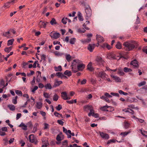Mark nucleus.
Here are the masks:
<instances>
[{
	"mask_svg": "<svg viewBox=\"0 0 147 147\" xmlns=\"http://www.w3.org/2000/svg\"><path fill=\"white\" fill-rule=\"evenodd\" d=\"M123 45L125 47V50L128 51L132 50L135 47H137L138 46L137 43L134 41L132 43L125 42L123 43Z\"/></svg>",
	"mask_w": 147,
	"mask_h": 147,
	"instance_id": "1",
	"label": "nucleus"
},
{
	"mask_svg": "<svg viewBox=\"0 0 147 147\" xmlns=\"http://www.w3.org/2000/svg\"><path fill=\"white\" fill-rule=\"evenodd\" d=\"M73 62L76 63L78 71H82L85 67V65L81 63V61L78 59H75Z\"/></svg>",
	"mask_w": 147,
	"mask_h": 147,
	"instance_id": "2",
	"label": "nucleus"
},
{
	"mask_svg": "<svg viewBox=\"0 0 147 147\" xmlns=\"http://www.w3.org/2000/svg\"><path fill=\"white\" fill-rule=\"evenodd\" d=\"M95 61L96 64L98 65H103L105 62L102 58L99 56H98L96 57Z\"/></svg>",
	"mask_w": 147,
	"mask_h": 147,
	"instance_id": "3",
	"label": "nucleus"
},
{
	"mask_svg": "<svg viewBox=\"0 0 147 147\" xmlns=\"http://www.w3.org/2000/svg\"><path fill=\"white\" fill-rule=\"evenodd\" d=\"M96 76L97 77L101 78L102 79L106 80L107 75L104 71H101L96 73Z\"/></svg>",
	"mask_w": 147,
	"mask_h": 147,
	"instance_id": "4",
	"label": "nucleus"
},
{
	"mask_svg": "<svg viewBox=\"0 0 147 147\" xmlns=\"http://www.w3.org/2000/svg\"><path fill=\"white\" fill-rule=\"evenodd\" d=\"M29 139L30 142L32 143H34L35 144H37L38 142L37 139L34 135H30L29 136Z\"/></svg>",
	"mask_w": 147,
	"mask_h": 147,
	"instance_id": "5",
	"label": "nucleus"
},
{
	"mask_svg": "<svg viewBox=\"0 0 147 147\" xmlns=\"http://www.w3.org/2000/svg\"><path fill=\"white\" fill-rule=\"evenodd\" d=\"M51 38L54 39H57L60 37V34L59 33L51 32L49 34Z\"/></svg>",
	"mask_w": 147,
	"mask_h": 147,
	"instance_id": "6",
	"label": "nucleus"
},
{
	"mask_svg": "<svg viewBox=\"0 0 147 147\" xmlns=\"http://www.w3.org/2000/svg\"><path fill=\"white\" fill-rule=\"evenodd\" d=\"M98 134H100L101 137L103 139L107 140L109 138V135L106 133L99 131Z\"/></svg>",
	"mask_w": 147,
	"mask_h": 147,
	"instance_id": "7",
	"label": "nucleus"
},
{
	"mask_svg": "<svg viewBox=\"0 0 147 147\" xmlns=\"http://www.w3.org/2000/svg\"><path fill=\"white\" fill-rule=\"evenodd\" d=\"M83 109L84 111H88L89 110L93 111L94 109L92 106L89 105L84 106L83 107Z\"/></svg>",
	"mask_w": 147,
	"mask_h": 147,
	"instance_id": "8",
	"label": "nucleus"
},
{
	"mask_svg": "<svg viewBox=\"0 0 147 147\" xmlns=\"http://www.w3.org/2000/svg\"><path fill=\"white\" fill-rule=\"evenodd\" d=\"M130 65H132L134 68H137L139 67L138 62L136 59L131 61L130 63Z\"/></svg>",
	"mask_w": 147,
	"mask_h": 147,
	"instance_id": "9",
	"label": "nucleus"
},
{
	"mask_svg": "<svg viewBox=\"0 0 147 147\" xmlns=\"http://www.w3.org/2000/svg\"><path fill=\"white\" fill-rule=\"evenodd\" d=\"M71 69L73 72L74 73H76L77 72L78 70V68H76V63H75L74 62L72 63V65H71Z\"/></svg>",
	"mask_w": 147,
	"mask_h": 147,
	"instance_id": "10",
	"label": "nucleus"
},
{
	"mask_svg": "<svg viewBox=\"0 0 147 147\" xmlns=\"http://www.w3.org/2000/svg\"><path fill=\"white\" fill-rule=\"evenodd\" d=\"M95 45L94 44H89L88 47V49L90 52H92L95 47Z\"/></svg>",
	"mask_w": 147,
	"mask_h": 147,
	"instance_id": "11",
	"label": "nucleus"
},
{
	"mask_svg": "<svg viewBox=\"0 0 147 147\" xmlns=\"http://www.w3.org/2000/svg\"><path fill=\"white\" fill-rule=\"evenodd\" d=\"M62 82L61 81H58L56 79L54 84L53 86V87H56L59 86V85L62 84Z\"/></svg>",
	"mask_w": 147,
	"mask_h": 147,
	"instance_id": "12",
	"label": "nucleus"
},
{
	"mask_svg": "<svg viewBox=\"0 0 147 147\" xmlns=\"http://www.w3.org/2000/svg\"><path fill=\"white\" fill-rule=\"evenodd\" d=\"M49 23L47 22H42L40 21L39 24L40 28H45L47 25V24Z\"/></svg>",
	"mask_w": 147,
	"mask_h": 147,
	"instance_id": "13",
	"label": "nucleus"
},
{
	"mask_svg": "<svg viewBox=\"0 0 147 147\" xmlns=\"http://www.w3.org/2000/svg\"><path fill=\"white\" fill-rule=\"evenodd\" d=\"M96 39L98 42H101L104 41L103 37L100 35H96Z\"/></svg>",
	"mask_w": 147,
	"mask_h": 147,
	"instance_id": "14",
	"label": "nucleus"
},
{
	"mask_svg": "<svg viewBox=\"0 0 147 147\" xmlns=\"http://www.w3.org/2000/svg\"><path fill=\"white\" fill-rule=\"evenodd\" d=\"M67 96V93L66 92H63L61 93V96L63 100H66Z\"/></svg>",
	"mask_w": 147,
	"mask_h": 147,
	"instance_id": "15",
	"label": "nucleus"
},
{
	"mask_svg": "<svg viewBox=\"0 0 147 147\" xmlns=\"http://www.w3.org/2000/svg\"><path fill=\"white\" fill-rule=\"evenodd\" d=\"M108 57L109 59H116L115 55L113 53H111L108 55Z\"/></svg>",
	"mask_w": 147,
	"mask_h": 147,
	"instance_id": "16",
	"label": "nucleus"
},
{
	"mask_svg": "<svg viewBox=\"0 0 147 147\" xmlns=\"http://www.w3.org/2000/svg\"><path fill=\"white\" fill-rule=\"evenodd\" d=\"M87 69L90 71H92L94 70L93 67L92 66V63H89L87 66Z\"/></svg>",
	"mask_w": 147,
	"mask_h": 147,
	"instance_id": "17",
	"label": "nucleus"
},
{
	"mask_svg": "<svg viewBox=\"0 0 147 147\" xmlns=\"http://www.w3.org/2000/svg\"><path fill=\"white\" fill-rule=\"evenodd\" d=\"M56 139L57 141L56 142V144H59L61 143L62 139H61V138L59 134L57 135Z\"/></svg>",
	"mask_w": 147,
	"mask_h": 147,
	"instance_id": "18",
	"label": "nucleus"
},
{
	"mask_svg": "<svg viewBox=\"0 0 147 147\" xmlns=\"http://www.w3.org/2000/svg\"><path fill=\"white\" fill-rule=\"evenodd\" d=\"M109 107V106L106 105L100 107V109L101 111H108V110H107V109Z\"/></svg>",
	"mask_w": 147,
	"mask_h": 147,
	"instance_id": "19",
	"label": "nucleus"
},
{
	"mask_svg": "<svg viewBox=\"0 0 147 147\" xmlns=\"http://www.w3.org/2000/svg\"><path fill=\"white\" fill-rule=\"evenodd\" d=\"M7 107L9 108L10 110L14 111L15 110V107L13 105H7Z\"/></svg>",
	"mask_w": 147,
	"mask_h": 147,
	"instance_id": "20",
	"label": "nucleus"
},
{
	"mask_svg": "<svg viewBox=\"0 0 147 147\" xmlns=\"http://www.w3.org/2000/svg\"><path fill=\"white\" fill-rule=\"evenodd\" d=\"M86 16L87 17H89L91 16L92 14L91 10H86Z\"/></svg>",
	"mask_w": 147,
	"mask_h": 147,
	"instance_id": "21",
	"label": "nucleus"
},
{
	"mask_svg": "<svg viewBox=\"0 0 147 147\" xmlns=\"http://www.w3.org/2000/svg\"><path fill=\"white\" fill-rule=\"evenodd\" d=\"M54 68L55 71H61L62 70L61 66V65H59L58 67H54Z\"/></svg>",
	"mask_w": 147,
	"mask_h": 147,
	"instance_id": "22",
	"label": "nucleus"
},
{
	"mask_svg": "<svg viewBox=\"0 0 147 147\" xmlns=\"http://www.w3.org/2000/svg\"><path fill=\"white\" fill-rule=\"evenodd\" d=\"M61 147H68V143L67 140H65L62 142Z\"/></svg>",
	"mask_w": 147,
	"mask_h": 147,
	"instance_id": "23",
	"label": "nucleus"
},
{
	"mask_svg": "<svg viewBox=\"0 0 147 147\" xmlns=\"http://www.w3.org/2000/svg\"><path fill=\"white\" fill-rule=\"evenodd\" d=\"M42 103L41 102H36V107L39 109H40L42 107Z\"/></svg>",
	"mask_w": 147,
	"mask_h": 147,
	"instance_id": "24",
	"label": "nucleus"
},
{
	"mask_svg": "<svg viewBox=\"0 0 147 147\" xmlns=\"http://www.w3.org/2000/svg\"><path fill=\"white\" fill-rule=\"evenodd\" d=\"M64 74L69 77L70 76L72 75L71 72L68 70H66L65 71Z\"/></svg>",
	"mask_w": 147,
	"mask_h": 147,
	"instance_id": "25",
	"label": "nucleus"
},
{
	"mask_svg": "<svg viewBox=\"0 0 147 147\" xmlns=\"http://www.w3.org/2000/svg\"><path fill=\"white\" fill-rule=\"evenodd\" d=\"M124 71L126 73L130 72L132 71V69L127 67H125L123 69Z\"/></svg>",
	"mask_w": 147,
	"mask_h": 147,
	"instance_id": "26",
	"label": "nucleus"
},
{
	"mask_svg": "<svg viewBox=\"0 0 147 147\" xmlns=\"http://www.w3.org/2000/svg\"><path fill=\"white\" fill-rule=\"evenodd\" d=\"M78 16L80 21H82L84 19L82 16V14L80 12H78Z\"/></svg>",
	"mask_w": 147,
	"mask_h": 147,
	"instance_id": "27",
	"label": "nucleus"
},
{
	"mask_svg": "<svg viewBox=\"0 0 147 147\" xmlns=\"http://www.w3.org/2000/svg\"><path fill=\"white\" fill-rule=\"evenodd\" d=\"M38 126V124L37 123H36L34 125L32 132L34 133L37 131V127Z\"/></svg>",
	"mask_w": 147,
	"mask_h": 147,
	"instance_id": "28",
	"label": "nucleus"
},
{
	"mask_svg": "<svg viewBox=\"0 0 147 147\" xmlns=\"http://www.w3.org/2000/svg\"><path fill=\"white\" fill-rule=\"evenodd\" d=\"M3 35L7 37H9L10 36V32L9 31L4 32L3 33Z\"/></svg>",
	"mask_w": 147,
	"mask_h": 147,
	"instance_id": "29",
	"label": "nucleus"
},
{
	"mask_svg": "<svg viewBox=\"0 0 147 147\" xmlns=\"http://www.w3.org/2000/svg\"><path fill=\"white\" fill-rule=\"evenodd\" d=\"M50 23L52 25L57 24L56 20L54 18H53L51 20L50 22Z\"/></svg>",
	"mask_w": 147,
	"mask_h": 147,
	"instance_id": "30",
	"label": "nucleus"
},
{
	"mask_svg": "<svg viewBox=\"0 0 147 147\" xmlns=\"http://www.w3.org/2000/svg\"><path fill=\"white\" fill-rule=\"evenodd\" d=\"M121 44L119 42H118L115 45L116 47L118 49H121Z\"/></svg>",
	"mask_w": 147,
	"mask_h": 147,
	"instance_id": "31",
	"label": "nucleus"
},
{
	"mask_svg": "<svg viewBox=\"0 0 147 147\" xmlns=\"http://www.w3.org/2000/svg\"><path fill=\"white\" fill-rule=\"evenodd\" d=\"M76 41V38H72L70 39V43L72 45H74L75 44Z\"/></svg>",
	"mask_w": 147,
	"mask_h": 147,
	"instance_id": "32",
	"label": "nucleus"
},
{
	"mask_svg": "<svg viewBox=\"0 0 147 147\" xmlns=\"http://www.w3.org/2000/svg\"><path fill=\"white\" fill-rule=\"evenodd\" d=\"M14 41V39L12 38L11 40H8L7 42V45L8 46H9L10 45H11Z\"/></svg>",
	"mask_w": 147,
	"mask_h": 147,
	"instance_id": "33",
	"label": "nucleus"
},
{
	"mask_svg": "<svg viewBox=\"0 0 147 147\" xmlns=\"http://www.w3.org/2000/svg\"><path fill=\"white\" fill-rule=\"evenodd\" d=\"M45 87L46 89H51L52 88V86L50 83H48L45 86Z\"/></svg>",
	"mask_w": 147,
	"mask_h": 147,
	"instance_id": "34",
	"label": "nucleus"
},
{
	"mask_svg": "<svg viewBox=\"0 0 147 147\" xmlns=\"http://www.w3.org/2000/svg\"><path fill=\"white\" fill-rule=\"evenodd\" d=\"M10 3L8 2L7 3H5L4 6V8L5 9H8L9 8L10 5Z\"/></svg>",
	"mask_w": 147,
	"mask_h": 147,
	"instance_id": "35",
	"label": "nucleus"
},
{
	"mask_svg": "<svg viewBox=\"0 0 147 147\" xmlns=\"http://www.w3.org/2000/svg\"><path fill=\"white\" fill-rule=\"evenodd\" d=\"M56 76H57L59 78H61L63 76V75L62 74V73L60 72L56 73Z\"/></svg>",
	"mask_w": 147,
	"mask_h": 147,
	"instance_id": "36",
	"label": "nucleus"
},
{
	"mask_svg": "<svg viewBox=\"0 0 147 147\" xmlns=\"http://www.w3.org/2000/svg\"><path fill=\"white\" fill-rule=\"evenodd\" d=\"M77 31L78 32L80 33H84L86 31L84 29H82L80 28L78 29Z\"/></svg>",
	"mask_w": 147,
	"mask_h": 147,
	"instance_id": "37",
	"label": "nucleus"
},
{
	"mask_svg": "<svg viewBox=\"0 0 147 147\" xmlns=\"http://www.w3.org/2000/svg\"><path fill=\"white\" fill-rule=\"evenodd\" d=\"M71 57L69 54L66 55V59L68 62H69L71 60Z\"/></svg>",
	"mask_w": 147,
	"mask_h": 147,
	"instance_id": "38",
	"label": "nucleus"
},
{
	"mask_svg": "<svg viewBox=\"0 0 147 147\" xmlns=\"http://www.w3.org/2000/svg\"><path fill=\"white\" fill-rule=\"evenodd\" d=\"M37 72L40 75V76L39 77H38V76L36 80V82H40V78H41V72L40 71H37Z\"/></svg>",
	"mask_w": 147,
	"mask_h": 147,
	"instance_id": "39",
	"label": "nucleus"
},
{
	"mask_svg": "<svg viewBox=\"0 0 147 147\" xmlns=\"http://www.w3.org/2000/svg\"><path fill=\"white\" fill-rule=\"evenodd\" d=\"M141 134L145 137H147V131H143L141 129L140 130Z\"/></svg>",
	"mask_w": 147,
	"mask_h": 147,
	"instance_id": "40",
	"label": "nucleus"
},
{
	"mask_svg": "<svg viewBox=\"0 0 147 147\" xmlns=\"http://www.w3.org/2000/svg\"><path fill=\"white\" fill-rule=\"evenodd\" d=\"M130 132V131L128 132L125 131L124 132H121L120 134V135L123 136V137H125V136L128 134Z\"/></svg>",
	"mask_w": 147,
	"mask_h": 147,
	"instance_id": "41",
	"label": "nucleus"
},
{
	"mask_svg": "<svg viewBox=\"0 0 147 147\" xmlns=\"http://www.w3.org/2000/svg\"><path fill=\"white\" fill-rule=\"evenodd\" d=\"M59 98V96L56 94H55L53 96V100L55 101H57Z\"/></svg>",
	"mask_w": 147,
	"mask_h": 147,
	"instance_id": "42",
	"label": "nucleus"
},
{
	"mask_svg": "<svg viewBox=\"0 0 147 147\" xmlns=\"http://www.w3.org/2000/svg\"><path fill=\"white\" fill-rule=\"evenodd\" d=\"M91 39L90 38H89L88 39H87L84 40L82 41V42L83 44L85 43L86 42L88 43L91 41Z\"/></svg>",
	"mask_w": 147,
	"mask_h": 147,
	"instance_id": "43",
	"label": "nucleus"
},
{
	"mask_svg": "<svg viewBox=\"0 0 147 147\" xmlns=\"http://www.w3.org/2000/svg\"><path fill=\"white\" fill-rule=\"evenodd\" d=\"M27 126L30 128L32 129V127L33 125L32 124V122L31 121H29L26 124Z\"/></svg>",
	"mask_w": 147,
	"mask_h": 147,
	"instance_id": "44",
	"label": "nucleus"
},
{
	"mask_svg": "<svg viewBox=\"0 0 147 147\" xmlns=\"http://www.w3.org/2000/svg\"><path fill=\"white\" fill-rule=\"evenodd\" d=\"M15 92L16 94L20 96H22V93L21 91L19 90H16Z\"/></svg>",
	"mask_w": 147,
	"mask_h": 147,
	"instance_id": "45",
	"label": "nucleus"
},
{
	"mask_svg": "<svg viewBox=\"0 0 147 147\" xmlns=\"http://www.w3.org/2000/svg\"><path fill=\"white\" fill-rule=\"evenodd\" d=\"M11 49L12 47H9L6 48L5 49L4 51L5 52L9 53L11 50Z\"/></svg>",
	"mask_w": 147,
	"mask_h": 147,
	"instance_id": "46",
	"label": "nucleus"
},
{
	"mask_svg": "<svg viewBox=\"0 0 147 147\" xmlns=\"http://www.w3.org/2000/svg\"><path fill=\"white\" fill-rule=\"evenodd\" d=\"M118 73L121 76H123L124 74V73L123 72L121 69H119Z\"/></svg>",
	"mask_w": 147,
	"mask_h": 147,
	"instance_id": "47",
	"label": "nucleus"
},
{
	"mask_svg": "<svg viewBox=\"0 0 147 147\" xmlns=\"http://www.w3.org/2000/svg\"><path fill=\"white\" fill-rule=\"evenodd\" d=\"M116 141L117 140H115L114 139L110 140L108 141L107 142V144H109L112 142L115 143Z\"/></svg>",
	"mask_w": 147,
	"mask_h": 147,
	"instance_id": "48",
	"label": "nucleus"
},
{
	"mask_svg": "<svg viewBox=\"0 0 147 147\" xmlns=\"http://www.w3.org/2000/svg\"><path fill=\"white\" fill-rule=\"evenodd\" d=\"M118 92L119 93L121 94H123L125 96L128 95V93H127L124 92L122 90H119Z\"/></svg>",
	"mask_w": 147,
	"mask_h": 147,
	"instance_id": "49",
	"label": "nucleus"
},
{
	"mask_svg": "<svg viewBox=\"0 0 147 147\" xmlns=\"http://www.w3.org/2000/svg\"><path fill=\"white\" fill-rule=\"evenodd\" d=\"M54 115L55 116H56L57 117H59L60 116L63 118V117H62V115L61 114H60L56 111L54 112Z\"/></svg>",
	"mask_w": 147,
	"mask_h": 147,
	"instance_id": "50",
	"label": "nucleus"
},
{
	"mask_svg": "<svg viewBox=\"0 0 147 147\" xmlns=\"http://www.w3.org/2000/svg\"><path fill=\"white\" fill-rule=\"evenodd\" d=\"M130 125V124L127 122H125L124 124V127L125 129L129 128Z\"/></svg>",
	"mask_w": 147,
	"mask_h": 147,
	"instance_id": "51",
	"label": "nucleus"
},
{
	"mask_svg": "<svg viewBox=\"0 0 147 147\" xmlns=\"http://www.w3.org/2000/svg\"><path fill=\"white\" fill-rule=\"evenodd\" d=\"M55 108L57 110L59 111L62 109V107L61 105H59L55 107Z\"/></svg>",
	"mask_w": 147,
	"mask_h": 147,
	"instance_id": "52",
	"label": "nucleus"
},
{
	"mask_svg": "<svg viewBox=\"0 0 147 147\" xmlns=\"http://www.w3.org/2000/svg\"><path fill=\"white\" fill-rule=\"evenodd\" d=\"M146 84V82L145 81H143L140 82L138 84V86L139 87H140L142 86L145 85Z\"/></svg>",
	"mask_w": 147,
	"mask_h": 147,
	"instance_id": "53",
	"label": "nucleus"
},
{
	"mask_svg": "<svg viewBox=\"0 0 147 147\" xmlns=\"http://www.w3.org/2000/svg\"><path fill=\"white\" fill-rule=\"evenodd\" d=\"M67 18H63L61 20V22L63 24H65L67 23Z\"/></svg>",
	"mask_w": 147,
	"mask_h": 147,
	"instance_id": "54",
	"label": "nucleus"
},
{
	"mask_svg": "<svg viewBox=\"0 0 147 147\" xmlns=\"http://www.w3.org/2000/svg\"><path fill=\"white\" fill-rule=\"evenodd\" d=\"M140 23V19L138 16H137V18L135 22V24H139Z\"/></svg>",
	"mask_w": 147,
	"mask_h": 147,
	"instance_id": "55",
	"label": "nucleus"
},
{
	"mask_svg": "<svg viewBox=\"0 0 147 147\" xmlns=\"http://www.w3.org/2000/svg\"><path fill=\"white\" fill-rule=\"evenodd\" d=\"M43 96L46 98H49V94L47 92H44L43 93Z\"/></svg>",
	"mask_w": 147,
	"mask_h": 147,
	"instance_id": "56",
	"label": "nucleus"
},
{
	"mask_svg": "<svg viewBox=\"0 0 147 147\" xmlns=\"http://www.w3.org/2000/svg\"><path fill=\"white\" fill-rule=\"evenodd\" d=\"M114 79L117 82H120L121 81V80L117 76H115Z\"/></svg>",
	"mask_w": 147,
	"mask_h": 147,
	"instance_id": "57",
	"label": "nucleus"
},
{
	"mask_svg": "<svg viewBox=\"0 0 147 147\" xmlns=\"http://www.w3.org/2000/svg\"><path fill=\"white\" fill-rule=\"evenodd\" d=\"M57 123L60 125H63L64 124V122L61 120H58L57 121Z\"/></svg>",
	"mask_w": 147,
	"mask_h": 147,
	"instance_id": "58",
	"label": "nucleus"
},
{
	"mask_svg": "<svg viewBox=\"0 0 147 147\" xmlns=\"http://www.w3.org/2000/svg\"><path fill=\"white\" fill-rule=\"evenodd\" d=\"M87 80L85 79H83L80 82V84L81 85L85 84Z\"/></svg>",
	"mask_w": 147,
	"mask_h": 147,
	"instance_id": "59",
	"label": "nucleus"
},
{
	"mask_svg": "<svg viewBox=\"0 0 147 147\" xmlns=\"http://www.w3.org/2000/svg\"><path fill=\"white\" fill-rule=\"evenodd\" d=\"M46 57V55L44 54L42 55L41 56V59L42 60L45 61V58Z\"/></svg>",
	"mask_w": 147,
	"mask_h": 147,
	"instance_id": "60",
	"label": "nucleus"
},
{
	"mask_svg": "<svg viewBox=\"0 0 147 147\" xmlns=\"http://www.w3.org/2000/svg\"><path fill=\"white\" fill-rule=\"evenodd\" d=\"M111 94L113 96L119 97V94L118 93H114L113 92H111Z\"/></svg>",
	"mask_w": 147,
	"mask_h": 147,
	"instance_id": "61",
	"label": "nucleus"
},
{
	"mask_svg": "<svg viewBox=\"0 0 147 147\" xmlns=\"http://www.w3.org/2000/svg\"><path fill=\"white\" fill-rule=\"evenodd\" d=\"M38 89V87L37 86H35L34 88L32 90V92L33 93Z\"/></svg>",
	"mask_w": 147,
	"mask_h": 147,
	"instance_id": "62",
	"label": "nucleus"
},
{
	"mask_svg": "<svg viewBox=\"0 0 147 147\" xmlns=\"http://www.w3.org/2000/svg\"><path fill=\"white\" fill-rule=\"evenodd\" d=\"M22 115L20 113H18L16 115V119L17 120L19 119L21 116Z\"/></svg>",
	"mask_w": 147,
	"mask_h": 147,
	"instance_id": "63",
	"label": "nucleus"
},
{
	"mask_svg": "<svg viewBox=\"0 0 147 147\" xmlns=\"http://www.w3.org/2000/svg\"><path fill=\"white\" fill-rule=\"evenodd\" d=\"M3 131H7V127H3L1 128V129Z\"/></svg>",
	"mask_w": 147,
	"mask_h": 147,
	"instance_id": "64",
	"label": "nucleus"
}]
</instances>
